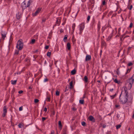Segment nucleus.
<instances>
[{"label": "nucleus", "instance_id": "f257e3e1", "mask_svg": "<svg viewBox=\"0 0 134 134\" xmlns=\"http://www.w3.org/2000/svg\"><path fill=\"white\" fill-rule=\"evenodd\" d=\"M128 98V93L127 89L124 88L119 96L120 101L122 104H125L127 102Z\"/></svg>", "mask_w": 134, "mask_h": 134}, {"label": "nucleus", "instance_id": "f03ea898", "mask_svg": "<svg viewBox=\"0 0 134 134\" xmlns=\"http://www.w3.org/2000/svg\"><path fill=\"white\" fill-rule=\"evenodd\" d=\"M85 28V24L83 23L80 24L78 26V28L79 31V34L81 35Z\"/></svg>", "mask_w": 134, "mask_h": 134}, {"label": "nucleus", "instance_id": "7ed1b4c3", "mask_svg": "<svg viewBox=\"0 0 134 134\" xmlns=\"http://www.w3.org/2000/svg\"><path fill=\"white\" fill-rule=\"evenodd\" d=\"M23 43L20 40L18 41L16 46V48L19 50H21L23 48Z\"/></svg>", "mask_w": 134, "mask_h": 134}, {"label": "nucleus", "instance_id": "20e7f679", "mask_svg": "<svg viewBox=\"0 0 134 134\" xmlns=\"http://www.w3.org/2000/svg\"><path fill=\"white\" fill-rule=\"evenodd\" d=\"M133 81L132 79H130L127 80L126 85L128 86V88L129 89H130L131 88Z\"/></svg>", "mask_w": 134, "mask_h": 134}, {"label": "nucleus", "instance_id": "39448f33", "mask_svg": "<svg viewBox=\"0 0 134 134\" xmlns=\"http://www.w3.org/2000/svg\"><path fill=\"white\" fill-rule=\"evenodd\" d=\"M115 32V34L117 32V29L116 28H115V30H113V33L110 34L107 38V41H110L111 39L113 36V34Z\"/></svg>", "mask_w": 134, "mask_h": 134}, {"label": "nucleus", "instance_id": "423d86ee", "mask_svg": "<svg viewBox=\"0 0 134 134\" xmlns=\"http://www.w3.org/2000/svg\"><path fill=\"white\" fill-rule=\"evenodd\" d=\"M13 38L12 37V35H11L10 37L9 40V44L8 46V49L9 51L10 50V47L12 45V41L13 40Z\"/></svg>", "mask_w": 134, "mask_h": 134}, {"label": "nucleus", "instance_id": "0eeeda50", "mask_svg": "<svg viewBox=\"0 0 134 134\" xmlns=\"http://www.w3.org/2000/svg\"><path fill=\"white\" fill-rule=\"evenodd\" d=\"M41 8H38L35 12L34 13H33V15L34 16L37 15L41 11Z\"/></svg>", "mask_w": 134, "mask_h": 134}, {"label": "nucleus", "instance_id": "6e6552de", "mask_svg": "<svg viewBox=\"0 0 134 134\" xmlns=\"http://www.w3.org/2000/svg\"><path fill=\"white\" fill-rule=\"evenodd\" d=\"M7 113V108L5 106L3 108V112L2 114V116L3 117H5L6 115V114Z\"/></svg>", "mask_w": 134, "mask_h": 134}, {"label": "nucleus", "instance_id": "1a4fd4ad", "mask_svg": "<svg viewBox=\"0 0 134 134\" xmlns=\"http://www.w3.org/2000/svg\"><path fill=\"white\" fill-rule=\"evenodd\" d=\"M61 19L60 18H57L56 22V24L54 25V26L56 25L59 26L60 23Z\"/></svg>", "mask_w": 134, "mask_h": 134}, {"label": "nucleus", "instance_id": "9d476101", "mask_svg": "<svg viewBox=\"0 0 134 134\" xmlns=\"http://www.w3.org/2000/svg\"><path fill=\"white\" fill-rule=\"evenodd\" d=\"M88 119L89 120L93 122H95V119L94 118L92 115H90L88 117Z\"/></svg>", "mask_w": 134, "mask_h": 134}, {"label": "nucleus", "instance_id": "9b49d317", "mask_svg": "<svg viewBox=\"0 0 134 134\" xmlns=\"http://www.w3.org/2000/svg\"><path fill=\"white\" fill-rule=\"evenodd\" d=\"M91 59V57L90 55H87L86 57L85 60L86 61H88L90 60Z\"/></svg>", "mask_w": 134, "mask_h": 134}, {"label": "nucleus", "instance_id": "f8f14e48", "mask_svg": "<svg viewBox=\"0 0 134 134\" xmlns=\"http://www.w3.org/2000/svg\"><path fill=\"white\" fill-rule=\"evenodd\" d=\"M66 48L68 50H70V49L71 45L70 43L69 42L67 43Z\"/></svg>", "mask_w": 134, "mask_h": 134}, {"label": "nucleus", "instance_id": "ddd939ff", "mask_svg": "<svg viewBox=\"0 0 134 134\" xmlns=\"http://www.w3.org/2000/svg\"><path fill=\"white\" fill-rule=\"evenodd\" d=\"M106 4V3L105 1H103L102 2V5L100 7V10L101 11L102 10V7H103V5H105Z\"/></svg>", "mask_w": 134, "mask_h": 134}, {"label": "nucleus", "instance_id": "4468645a", "mask_svg": "<svg viewBox=\"0 0 134 134\" xmlns=\"http://www.w3.org/2000/svg\"><path fill=\"white\" fill-rule=\"evenodd\" d=\"M21 14H20L19 13H18L16 14V17L17 19H19L21 17Z\"/></svg>", "mask_w": 134, "mask_h": 134}, {"label": "nucleus", "instance_id": "2eb2a0df", "mask_svg": "<svg viewBox=\"0 0 134 134\" xmlns=\"http://www.w3.org/2000/svg\"><path fill=\"white\" fill-rule=\"evenodd\" d=\"M59 126L60 129L61 130L62 127V125L60 121H59Z\"/></svg>", "mask_w": 134, "mask_h": 134}, {"label": "nucleus", "instance_id": "dca6fc26", "mask_svg": "<svg viewBox=\"0 0 134 134\" xmlns=\"http://www.w3.org/2000/svg\"><path fill=\"white\" fill-rule=\"evenodd\" d=\"M84 80V81L86 83L88 82V79L87 77L86 76H85Z\"/></svg>", "mask_w": 134, "mask_h": 134}, {"label": "nucleus", "instance_id": "f3484780", "mask_svg": "<svg viewBox=\"0 0 134 134\" xmlns=\"http://www.w3.org/2000/svg\"><path fill=\"white\" fill-rule=\"evenodd\" d=\"M68 35H65L63 39V41L64 42H66V40L67 39Z\"/></svg>", "mask_w": 134, "mask_h": 134}, {"label": "nucleus", "instance_id": "a211bd4d", "mask_svg": "<svg viewBox=\"0 0 134 134\" xmlns=\"http://www.w3.org/2000/svg\"><path fill=\"white\" fill-rule=\"evenodd\" d=\"M17 82L16 80H12L11 81V83L13 85H15L16 84Z\"/></svg>", "mask_w": 134, "mask_h": 134}, {"label": "nucleus", "instance_id": "6ab92c4d", "mask_svg": "<svg viewBox=\"0 0 134 134\" xmlns=\"http://www.w3.org/2000/svg\"><path fill=\"white\" fill-rule=\"evenodd\" d=\"M75 27V23H74L72 24V31L73 32H74Z\"/></svg>", "mask_w": 134, "mask_h": 134}, {"label": "nucleus", "instance_id": "aec40b11", "mask_svg": "<svg viewBox=\"0 0 134 134\" xmlns=\"http://www.w3.org/2000/svg\"><path fill=\"white\" fill-rule=\"evenodd\" d=\"M72 85H73V82L72 81H71L70 82V89H71L73 87Z\"/></svg>", "mask_w": 134, "mask_h": 134}, {"label": "nucleus", "instance_id": "412c9836", "mask_svg": "<svg viewBox=\"0 0 134 134\" xmlns=\"http://www.w3.org/2000/svg\"><path fill=\"white\" fill-rule=\"evenodd\" d=\"M19 50L18 49L15 50V52L14 53L15 55H18L19 53Z\"/></svg>", "mask_w": 134, "mask_h": 134}, {"label": "nucleus", "instance_id": "4be33fe9", "mask_svg": "<svg viewBox=\"0 0 134 134\" xmlns=\"http://www.w3.org/2000/svg\"><path fill=\"white\" fill-rule=\"evenodd\" d=\"M76 72V70L75 69H74L71 71V73L72 75H74L75 74Z\"/></svg>", "mask_w": 134, "mask_h": 134}, {"label": "nucleus", "instance_id": "5701e85b", "mask_svg": "<svg viewBox=\"0 0 134 134\" xmlns=\"http://www.w3.org/2000/svg\"><path fill=\"white\" fill-rule=\"evenodd\" d=\"M31 1V0H29V1H28V2L27 4V7H28L30 5V4Z\"/></svg>", "mask_w": 134, "mask_h": 134}, {"label": "nucleus", "instance_id": "b1692460", "mask_svg": "<svg viewBox=\"0 0 134 134\" xmlns=\"http://www.w3.org/2000/svg\"><path fill=\"white\" fill-rule=\"evenodd\" d=\"M84 100H79V103L81 104H83L84 103Z\"/></svg>", "mask_w": 134, "mask_h": 134}, {"label": "nucleus", "instance_id": "393cba45", "mask_svg": "<svg viewBox=\"0 0 134 134\" xmlns=\"http://www.w3.org/2000/svg\"><path fill=\"white\" fill-rule=\"evenodd\" d=\"M114 81L115 83L118 84H119L120 83V82L118 81L116 79H114Z\"/></svg>", "mask_w": 134, "mask_h": 134}, {"label": "nucleus", "instance_id": "a878e982", "mask_svg": "<svg viewBox=\"0 0 134 134\" xmlns=\"http://www.w3.org/2000/svg\"><path fill=\"white\" fill-rule=\"evenodd\" d=\"M116 94H115L114 95L110 96V97L112 99H113L116 96Z\"/></svg>", "mask_w": 134, "mask_h": 134}, {"label": "nucleus", "instance_id": "bb28decb", "mask_svg": "<svg viewBox=\"0 0 134 134\" xmlns=\"http://www.w3.org/2000/svg\"><path fill=\"white\" fill-rule=\"evenodd\" d=\"M51 54V52H48L47 53V56L49 57Z\"/></svg>", "mask_w": 134, "mask_h": 134}, {"label": "nucleus", "instance_id": "cd10ccee", "mask_svg": "<svg viewBox=\"0 0 134 134\" xmlns=\"http://www.w3.org/2000/svg\"><path fill=\"white\" fill-rule=\"evenodd\" d=\"M2 38L3 40H4V38L6 37V35H3V34H2Z\"/></svg>", "mask_w": 134, "mask_h": 134}, {"label": "nucleus", "instance_id": "c85d7f7f", "mask_svg": "<svg viewBox=\"0 0 134 134\" xmlns=\"http://www.w3.org/2000/svg\"><path fill=\"white\" fill-rule=\"evenodd\" d=\"M46 100L47 101H49L50 100V98L49 97H47Z\"/></svg>", "mask_w": 134, "mask_h": 134}, {"label": "nucleus", "instance_id": "c756f323", "mask_svg": "<svg viewBox=\"0 0 134 134\" xmlns=\"http://www.w3.org/2000/svg\"><path fill=\"white\" fill-rule=\"evenodd\" d=\"M102 45L103 46H105L106 44L105 43L104 41H102Z\"/></svg>", "mask_w": 134, "mask_h": 134}, {"label": "nucleus", "instance_id": "7c9ffc66", "mask_svg": "<svg viewBox=\"0 0 134 134\" xmlns=\"http://www.w3.org/2000/svg\"><path fill=\"white\" fill-rule=\"evenodd\" d=\"M55 94L56 96H59V92L57 91L56 92Z\"/></svg>", "mask_w": 134, "mask_h": 134}, {"label": "nucleus", "instance_id": "2f4dec72", "mask_svg": "<svg viewBox=\"0 0 134 134\" xmlns=\"http://www.w3.org/2000/svg\"><path fill=\"white\" fill-rule=\"evenodd\" d=\"M35 39H32L31 40V43L33 44L35 42Z\"/></svg>", "mask_w": 134, "mask_h": 134}, {"label": "nucleus", "instance_id": "473e14b6", "mask_svg": "<svg viewBox=\"0 0 134 134\" xmlns=\"http://www.w3.org/2000/svg\"><path fill=\"white\" fill-rule=\"evenodd\" d=\"M18 127L20 128H21V126H23L22 124L21 123H20L18 125Z\"/></svg>", "mask_w": 134, "mask_h": 134}, {"label": "nucleus", "instance_id": "72a5a7b5", "mask_svg": "<svg viewBox=\"0 0 134 134\" xmlns=\"http://www.w3.org/2000/svg\"><path fill=\"white\" fill-rule=\"evenodd\" d=\"M131 70V68L130 69H128L127 70V72L126 73V74H127V73H129L130 71Z\"/></svg>", "mask_w": 134, "mask_h": 134}, {"label": "nucleus", "instance_id": "f704fd0d", "mask_svg": "<svg viewBox=\"0 0 134 134\" xmlns=\"http://www.w3.org/2000/svg\"><path fill=\"white\" fill-rule=\"evenodd\" d=\"M133 65L132 63L131 62H130L128 64V65L129 66H130Z\"/></svg>", "mask_w": 134, "mask_h": 134}, {"label": "nucleus", "instance_id": "c9c22d12", "mask_svg": "<svg viewBox=\"0 0 134 134\" xmlns=\"http://www.w3.org/2000/svg\"><path fill=\"white\" fill-rule=\"evenodd\" d=\"M23 107L22 106H21L19 108V111H21L22 110H23Z\"/></svg>", "mask_w": 134, "mask_h": 134}, {"label": "nucleus", "instance_id": "e433bc0d", "mask_svg": "<svg viewBox=\"0 0 134 134\" xmlns=\"http://www.w3.org/2000/svg\"><path fill=\"white\" fill-rule=\"evenodd\" d=\"M130 79H132L133 81H134V74L132 75V77L131 78H130Z\"/></svg>", "mask_w": 134, "mask_h": 134}, {"label": "nucleus", "instance_id": "4c0bfd02", "mask_svg": "<svg viewBox=\"0 0 134 134\" xmlns=\"http://www.w3.org/2000/svg\"><path fill=\"white\" fill-rule=\"evenodd\" d=\"M121 126L120 125H118L116 126V127L117 129H119L121 127Z\"/></svg>", "mask_w": 134, "mask_h": 134}, {"label": "nucleus", "instance_id": "58836bf2", "mask_svg": "<svg viewBox=\"0 0 134 134\" xmlns=\"http://www.w3.org/2000/svg\"><path fill=\"white\" fill-rule=\"evenodd\" d=\"M38 56V55H34L33 56V58L34 59H36V58Z\"/></svg>", "mask_w": 134, "mask_h": 134}, {"label": "nucleus", "instance_id": "ea45409f", "mask_svg": "<svg viewBox=\"0 0 134 134\" xmlns=\"http://www.w3.org/2000/svg\"><path fill=\"white\" fill-rule=\"evenodd\" d=\"M34 101L35 103H37L38 102L39 100L37 99H35Z\"/></svg>", "mask_w": 134, "mask_h": 134}, {"label": "nucleus", "instance_id": "a19ab883", "mask_svg": "<svg viewBox=\"0 0 134 134\" xmlns=\"http://www.w3.org/2000/svg\"><path fill=\"white\" fill-rule=\"evenodd\" d=\"M90 16H88L87 18V20L88 21L90 19Z\"/></svg>", "mask_w": 134, "mask_h": 134}, {"label": "nucleus", "instance_id": "79ce46f5", "mask_svg": "<svg viewBox=\"0 0 134 134\" xmlns=\"http://www.w3.org/2000/svg\"><path fill=\"white\" fill-rule=\"evenodd\" d=\"M15 89L14 88H13L12 91V94H13L14 93L15 91Z\"/></svg>", "mask_w": 134, "mask_h": 134}, {"label": "nucleus", "instance_id": "37998d69", "mask_svg": "<svg viewBox=\"0 0 134 134\" xmlns=\"http://www.w3.org/2000/svg\"><path fill=\"white\" fill-rule=\"evenodd\" d=\"M100 25L99 24H98V30H99L100 29Z\"/></svg>", "mask_w": 134, "mask_h": 134}, {"label": "nucleus", "instance_id": "c03bdc74", "mask_svg": "<svg viewBox=\"0 0 134 134\" xmlns=\"http://www.w3.org/2000/svg\"><path fill=\"white\" fill-rule=\"evenodd\" d=\"M46 119V118L45 117H42V120L43 121H44Z\"/></svg>", "mask_w": 134, "mask_h": 134}, {"label": "nucleus", "instance_id": "a18cd8bd", "mask_svg": "<svg viewBox=\"0 0 134 134\" xmlns=\"http://www.w3.org/2000/svg\"><path fill=\"white\" fill-rule=\"evenodd\" d=\"M49 46H46L45 47V49H48L49 48Z\"/></svg>", "mask_w": 134, "mask_h": 134}, {"label": "nucleus", "instance_id": "49530a36", "mask_svg": "<svg viewBox=\"0 0 134 134\" xmlns=\"http://www.w3.org/2000/svg\"><path fill=\"white\" fill-rule=\"evenodd\" d=\"M133 25V24L132 23H131L129 27L130 28H131L132 26Z\"/></svg>", "mask_w": 134, "mask_h": 134}, {"label": "nucleus", "instance_id": "de8ad7c7", "mask_svg": "<svg viewBox=\"0 0 134 134\" xmlns=\"http://www.w3.org/2000/svg\"><path fill=\"white\" fill-rule=\"evenodd\" d=\"M48 80V79L46 78L44 79V82H47V81Z\"/></svg>", "mask_w": 134, "mask_h": 134}, {"label": "nucleus", "instance_id": "09e8293b", "mask_svg": "<svg viewBox=\"0 0 134 134\" xmlns=\"http://www.w3.org/2000/svg\"><path fill=\"white\" fill-rule=\"evenodd\" d=\"M23 91H22V90H20V91H19L18 93L19 94H21V93H23Z\"/></svg>", "mask_w": 134, "mask_h": 134}, {"label": "nucleus", "instance_id": "8fccbe9b", "mask_svg": "<svg viewBox=\"0 0 134 134\" xmlns=\"http://www.w3.org/2000/svg\"><path fill=\"white\" fill-rule=\"evenodd\" d=\"M121 30V28H119L118 29V34H120V32Z\"/></svg>", "mask_w": 134, "mask_h": 134}, {"label": "nucleus", "instance_id": "3c124183", "mask_svg": "<svg viewBox=\"0 0 134 134\" xmlns=\"http://www.w3.org/2000/svg\"><path fill=\"white\" fill-rule=\"evenodd\" d=\"M82 125L83 126H84L85 125V122H82Z\"/></svg>", "mask_w": 134, "mask_h": 134}, {"label": "nucleus", "instance_id": "603ef678", "mask_svg": "<svg viewBox=\"0 0 134 134\" xmlns=\"http://www.w3.org/2000/svg\"><path fill=\"white\" fill-rule=\"evenodd\" d=\"M132 5H131V6H130V8H129V9L130 10H131L132 9Z\"/></svg>", "mask_w": 134, "mask_h": 134}, {"label": "nucleus", "instance_id": "864d4df0", "mask_svg": "<svg viewBox=\"0 0 134 134\" xmlns=\"http://www.w3.org/2000/svg\"><path fill=\"white\" fill-rule=\"evenodd\" d=\"M46 20V19H43L42 20V22H44Z\"/></svg>", "mask_w": 134, "mask_h": 134}, {"label": "nucleus", "instance_id": "5fc2aeb1", "mask_svg": "<svg viewBox=\"0 0 134 134\" xmlns=\"http://www.w3.org/2000/svg\"><path fill=\"white\" fill-rule=\"evenodd\" d=\"M62 134H66V132L65 130H64L63 133Z\"/></svg>", "mask_w": 134, "mask_h": 134}, {"label": "nucleus", "instance_id": "6e6d98bb", "mask_svg": "<svg viewBox=\"0 0 134 134\" xmlns=\"http://www.w3.org/2000/svg\"><path fill=\"white\" fill-rule=\"evenodd\" d=\"M44 111L45 112H46L47 110V109L46 108H45L44 109Z\"/></svg>", "mask_w": 134, "mask_h": 134}, {"label": "nucleus", "instance_id": "4d7b16f0", "mask_svg": "<svg viewBox=\"0 0 134 134\" xmlns=\"http://www.w3.org/2000/svg\"><path fill=\"white\" fill-rule=\"evenodd\" d=\"M60 32H63V30L62 29H61L60 30Z\"/></svg>", "mask_w": 134, "mask_h": 134}, {"label": "nucleus", "instance_id": "13d9d810", "mask_svg": "<svg viewBox=\"0 0 134 134\" xmlns=\"http://www.w3.org/2000/svg\"><path fill=\"white\" fill-rule=\"evenodd\" d=\"M119 106V105H115V107L116 108H118Z\"/></svg>", "mask_w": 134, "mask_h": 134}, {"label": "nucleus", "instance_id": "bf43d9fd", "mask_svg": "<svg viewBox=\"0 0 134 134\" xmlns=\"http://www.w3.org/2000/svg\"><path fill=\"white\" fill-rule=\"evenodd\" d=\"M51 134H54V131H52Z\"/></svg>", "mask_w": 134, "mask_h": 134}, {"label": "nucleus", "instance_id": "052dcab7", "mask_svg": "<svg viewBox=\"0 0 134 134\" xmlns=\"http://www.w3.org/2000/svg\"><path fill=\"white\" fill-rule=\"evenodd\" d=\"M116 15V13L114 14L113 15V16H115Z\"/></svg>", "mask_w": 134, "mask_h": 134}, {"label": "nucleus", "instance_id": "680f3d73", "mask_svg": "<svg viewBox=\"0 0 134 134\" xmlns=\"http://www.w3.org/2000/svg\"><path fill=\"white\" fill-rule=\"evenodd\" d=\"M57 62V61H56L55 60L54 64L55 65H56Z\"/></svg>", "mask_w": 134, "mask_h": 134}, {"label": "nucleus", "instance_id": "e2e57ef3", "mask_svg": "<svg viewBox=\"0 0 134 134\" xmlns=\"http://www.w3.org/2000/svg\"><path fill=\"white\" fill-rule=\"evenodd\" d=\"M79 10H78L77 11V13H76V15H75V16H77V14H78V13H79Z\"/></svg>", "mask_w": 134, "mask_h": 134}, {"label": "nucleus", "instance_id": "0e129e2a", "mask_svg": "<svg viewBox=\"0 0 134 134\" xmlns=\"http://www.w3.org/2000/svg\"><path fill=\"white\" fill-rule=\"evenodd\" d=\"M106 125H103V128H105V127H106Z\"/></svg>", "mask_w": 134, "mask_h": 134}, {"label": "nucleus", "instance_id": "69168bd1", "mask_svg": "<svg viewBox=\"0 0 134 134\" xmlns=\"http://www.w3.org/2000/svg\"><path fill=\"white\" fill-rule=\"evenodd\" d=\"M73 110L74 111H75V110H76V109L75 108L73 107Z\"/></svg>", "mask_w": 134, "mask_h": 134}, {"label": "nucleus", "instance_id": "338daca9", "mask_svg": "<svg viewBox=\"0 0 134 134\" xmlns=\"http://www.w3.org/2000/svg\"><path fill=\"white\" fill-rule=\"evenodd\" d=\"M113 89H110V91H113Z\"/></svg>", "mask_w": 134, "mask_h": 134}, {"label": "nucleus", "instance_id": "774afa93", "mask_svg": "<svg viewBox=\"0 0 134 134\" xmlns=\"http://www.w3.org/2000/svg\"><path fill=\"white\" fill-rule=\"evenodd\" d=\"M132 118H134V114H133L132 115Z\"/></svg>", "mask_w": 134, "mask_h": 134}]
</instances>
